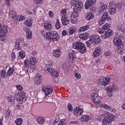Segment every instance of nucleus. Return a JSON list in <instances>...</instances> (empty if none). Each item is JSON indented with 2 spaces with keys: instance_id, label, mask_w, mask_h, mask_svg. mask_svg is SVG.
Returning <instances> with one entry per match:
<instances>
[{
  "instance_id": "nucleus-21",
  "label": "nucleus",
  "mask_w": 125,
  "mask_h": 125,
  "mask_svg": "<svg viewBox=\"0 0 125 125\" xmlns=\"http://www.w3.org/2000/svg\"><path fill=\"white\" fill-rule=\"evenodd\" d=\"M54 56L56 57H59L61 55L60 50V48L54 51L53 52Z\"/></svg>"
},
{
  "instance_id": "nucleus-48",
  "label": "nucleus",
  "mask_w": 125,
  "mask_h": 125,
  "mask_svg": "<svg viewBox=\"0 0 125 125\" xmlns=\"http://www.w3.org/2000/svg\"><path fill=\"white\" fill-rule=\"evenodd\" d=\"M123 3L121 2H118L116 6L119 9H121L122 7Z\"/></svg>"
},
{
  "instance_id": "nucleus-5",
  "label": "nucleus",
  "mask_w": 125,
  "mask_h": 125,
  "mask_svg": "<svg viewBox=\"0 0 125 125\" xmlns=\"http://www.w3.org/2000/svg\"><path fill=\"white\" fill-rule=\"evenodd\" d=\"M109 14L107 12H105L102 17V19H100L98 23L99 25L100 26L104 23L105 21H108L110 19V17L108 16Z\"/></svg>"
},
{
  "instance_id": "nucleus-55",
  "label": "nucleus",
  "mask_w": 125,
  "mask_h": 125,
  "mask_svg": "<svg viewBox=\"0 0 125 125\" xmlns=\"http://www.w3.org/2000/svg\"><path fill=\"white\" fill-rule=\"evenodd\" d=\"M49 17L52 18L53 16V12L51 11H50L49 13Z\"/></svg>"
},
{
  "instance_id": "nucleus-3",
  "label": "nucleus",
  "mask_w": 125,
  "mask_h": 125,
  "mask_svg": "<svg viewBox=\"0 0 125 125\" xmlns=\"http://www.w3.org/2000/svg\"><path fill=\"white\" fill-rule=\"evenodd\" d=\"M60 13L62 14L61 20L62 24L64 25H67L69 23V21L67 17L66 10L62 9Z\"/></svg>"
},
{
  "instance_id": "nucleus-59",
  "label": "nucleus",
  "mask_w": 125,
  "mask_h": 125,
  "mask_svg": "<svg viewBox=\"0 0 125 125\" xmlns=\"http://www.w3.org/2000/svg\"><path fill=\"white\" fill-rule=\"evenodd\" d=\"M16 87L19 90H22V87L20 85H17L16 86Z\"/></svg>"
},
{
  "instance_id": "nucleus-32",
  "label": "nucleus",
  "mask_w": 125,
  "mask_h": 125,
  "mask_svg": "<svg viewBox=\"0 0 125 125\" xmlns=\"http://www.w3.org/2000/svg\"><path fill=\"white\" fill-rule=\"evenodd\" d=\"M94 15L91 13H89L87 14L86 16V18L88 20H90L94 18Z\"/></svg>"
},
{
  "instance_id": "nucleus-64",
  "label": "nucleus",
  "mask_w": 125,
  "mask_h": 125,
  "mask_svg": "<svg viewBox=\"0 0 125 125\" xmlns=\"http://www.w3.org/2000/svg\"><path fill=\"white\" fill-rule=\"evenodd\" d=\"M57 121L55 120L53 121V120H51V123H52L51 125H54V124L57 123Z\"/></svg>"
},
{
  "instance_id": "nucleus-36",
  "label": "nucleus",
  "mask_w": 125,
  "mask_h": 125,
  "mask_svg": "<svg viewBox=\"0 0 125 125\" xmlns=\"http://www.w3.org/2000/svg\"><path fill=\"white\" fill-rule=\"evenodd\" d=\"M116 8L115 7L112 8L109 10V12L111 14H113L116 11Z\"/></svg>"
},
{
  "instance_id": "nucleus-49",
  "label": "nucleus",
  "mask_w": 125,
  "mask_h": 125,
  "mask_svg": "<svg viewBox=\"0 0 125 125\" xmlns=\"http://www.w3.org/2000/svg\"><path fill=\"white\" fill-rule=\"evenodd\" d=\"M107 91V95L109 97H111L113 95L112 91H111L110 90H108V88L106 89Z\"/></svg>"
},
{
  "instance_id": "nucleus-24",
  "label": "nucleus",
  "mask_w": 125,
  "mask_h": 125,
  "mask_svg": "<svg viewBox=\"0 0 125 125\" xmlns=\"http://www.w3.org/2000/svg\"><path fill=\"white\" fill-rule=\"evenodd\" d=\"M89 34L88 33H83L80 35L79 37L81 39L85 40L88 38L89 36Z\"/></svg>"
},
{
  "instance_id": "nucleus-15",
  "label": "nucleus",
  "mask_w": 125,
  "mask_h": 125,
  "mask_svg": "<svg viewBox=\"0 0 125 125\" xmlns=\"http://www.w3.org/2000/svg\"><path fill=\"white\" fill-rule=\"evenodd\" d=\"M72 14L71 17V22L73 23H75L78 19V15L77 14Z\"/></svg>"
},
{
  "instance_id": "nucleus-29",
  "label": "nucleus",
  "mask_w": 125,
  "mask_h": 125,
  "mask_svg": "<svg viewBox=\"0 0 125 125\" xmlns=\"http://www.w3.org/2000/svg\"><path fill=\"white\" fill-rule=\"evenodd\" d=\"M104 115L105 114L99 116L97 118V119L99 121L102 122L103 124L104 122Z\"/></svg>"
},
{
  "instance_id": "nucleus-45",
  "label": "nucleus",
  "mask_w": 125,
  "mask_h": 125,
  "mask_svg": "<svg viewBox=\"0 0 125 125\" xmlns=\"http://www.w3.org/2000/svg\"><path fill=\"white\" fill-rule=\"evenodd\" d=\"M111 26V25L108 24L106 23L105 25L103 26L102 27L103 29L104 30H106Z\"/></svg>"
},
{
  "instance_id": "nucleus-25",
  "label": "nucleus",
  "mask_w": 125,
  "mask_h": 125,
  "mask_svg": "<svg viewBox=\"0 0 125 125\" xmlns=\"http://www.w3.org/2000/svg\"><path fill=\"white\" fill-rule=\"evenodd\" d=\"M108 90H110L111 91H117L118 89V88L117 87L114 83L113 84L111 87H108L107 88Z\"/></svg>"
},
{
  "instance_id": "nucleus-58",
  "label": "nucleus",
  "mask_w": 125,
  "mask_h": 125,
  "mask_svg": "<svg viewBox=\"0 0 125 125\" xmlns=\"http://www.w3.org/2000/svg\"><path fill=\"white\" fill-rule=\"evenodd\" d=\"M104 29H99L98 30V32L100 33H103L104 32V30H103Z\"/></svg>"
},
{
  "instance_id": "nucleus-4",
  "label": "nucleus",
  "mask_w": 125,
  "mask_h": 125,
  "mask_svg": "<svg viewBox=\"0 0 125 125\" xmlns=\"http://www.w3.org/2000/svg\"><path fill=\"white\" fill-rule=\"evenodd\" d=\"M104 118L103 124L107 125L108 123H111L114 120V117L112 115L107 113L105 114Z\"/></svg>"
},
{
  "instance_id": "nucleus-34",
  "label": "nucleus",
  "mask_w": 125,
  "mask_h": 125,
  "mask_svg": "<svg viewBox=\"0 0 125 125\" xmlns=\"http://www.w3.org/2000/svg\"><path fill=\"white\" fill-rule=\"evenodd\" d=\"M13 69L12 68H10L7 73L6 75H9V76L11 75L13 73Z\"/></svg>"
},
{
  "instance_id": "nucleus-57",
  "label": "nucleus",
  "mask_w": 125,
  "mask_h": 125,
  "mask_svg": "<svg viewBox=\"0 0 125 125\" xmlns=\"http://www.w3.org/2000/svg\"><path fill=\"white\" fill-rule=\"evenodd\" d=\"M97 96H98L97 94H95L94 93H93L91 94V98L92 97H97Z\"/></svg>"
},
{
  "instance_id": "nucleus-2",
  "label": "nucleus",
  "mask_w": 125,
  "mask_h": 125,
  "mask_svg": "<svg viewBox=\"0 0 125 125\" xmlns=\"http://www.w3.org/2000/svg\"><path fill=\"white\" fill-rule=\"evenodd\" d=\"M72 5H74L73 8V13L75 14L77 13V12L81 10L83 7L82 2L80 1L77 0H72Z\"/></svg>"
},
{
  "instance_id": "nucleus-19",
  "label": "nucleus",
  "mask_w": 125,
  "mask_h": 125,
  "mask_svg": "<svg viewBox=\"0 0 125 125\" xmlns=\"http://www.w3.org/2000/svg\"><path fill=\"white\" fill-rule=\"evenodd\" d=\"M115 50L116 52L118 54L122 53L123 52L124 49L121 46H118Z\"/></svg>"
},
{
  "instance_id": "nucleus-33",
  "label": "nucleus",
  "mask_w": 125,
  "mask_h": 125,
  "mask_svg": "<svg viewBox=\"0 0 125 125\" xmlns=\"http://www.w3.org/2000/svg\"><path fill=\"white\" fill-rule=\"evenodd\" d=\"M14 97L12 96H10L8 97V101L9 102H10L11 103L13 104L14 102Z\"/></svg>"
},
{
  "instance_id": "nucleus-53",
  "label": "nucleus",
  "mask_w": 125,
  "mask_h": 125,
  "mask_svg": "<svg viewBox=\"0 0 125 125\" xmlns=\"http://www.w3.org/2000/svg\"><path fill=\"white\" fill-rule=\"evenodd\" d=\"M75 30L73 28L70 29L69 30V33L71 34H72L75 33Z\"/></svg>"
},
{
  "instance_id": "nucleus-51",
  "label": "nucleus",
  "mask_w": 125,
  "mask_h": 125,
  "mask_svg": "<svg viewBox=\"0 0 125 125\" xmlns=\"http://www.w3.org/2000/svg\"><path fill=\"white\" fill-rule=\"evenodd\" d=\"M68 109L69 111H72L73 109L72 105L70 103H69L68 106Z\"/></svg>"
},
{
  "instance_id": "nucleus-47",
  "label": "nucleus",
  "mask_w": 125,
  "mask_h": 125,
  "mask_svg": "<svg viewBox=\"0 0 125 125\" xmlns=\"http://www.w3.org/2000/svg\"><path fill=\"white\" fill-rule=\"evenodd\" d=\"M19 41L16 42H15V46L18 50H20L21 49V47H20V46H19Z\"/></svg>"
},
{
  "instance_id": "nucleus-28",
  "label": "nucleus",
  "mask_w": 125,
  "mask_h": 125,
  "mask_svg": "<svg viewBox=\"0 0 125 125\" xmlns=\"http://www.w3.org/2000/svg\"><path fill=\"white\" fill-rule=\"evenodd\" d=\"M17 14L16 12L14 10H11L10 12L9 16L11 18H15Z\"/></svg>"
},
{
  "instance_id": "nucleus-50",
  "label": "nucleus",
  "mask_w": 125,
  "mask_h": 125,
  "mask_svg": "<svg viewBox=\"0 0 125 125\" xmlns=\"http://www.w3.org/2000/svg\"><path fill=\"white\" fill-rule=\"evenodd\" d=\"M0 74L1 77H4L5 76L6 72L5 70H2L0 72Z\"/></svg>"
},
{
  "instance_id": "nucleus-43",
  "label": "nucleus",
  "mask_w": 125,
  "mask_h": 125,
  "mask_svg": "<svg viewBox=\"0 0 125 125\" xmlns=\"http://www.w3.org/2000/svg\"><path fill=\"white\" fill-rule=\"evenodd\" d=\"M19 56L21 58H23L25 56V53L23 51H21L19 53Z\"/></svg>"
},
{
  "instance_id": "nucleus-10",
  "label": "nucleus",
  "mask_w": 125,
  "mask_h": 125,
  "mask_svg": "<svg viewBox=\"0 0 125 125\" xmlns=\"http://www.w3.org/2000/svg\"><path fill=\"white\" fill-rule=\"evenodd\" d=\"M25 93H22L21 95L18 94L17 95H15L14 96L15 98H16V100L19 101H24V100H25Z\"/></svg>"
},
{
  "instance_id": "nucleus-30",
  "label": "nucleus",
  "mask_w": 125,
  "mask_h": 125,
  "mask_svg": "<svg viewBox=\"0 0 125 125\" xmlns=\"http://www.w3.org/2000/svg\"><path fill=\"white\" fill-rule=\"evenodd\" d=\"M82 121L85 122L88 121L90 119V117L86 115H83L81 118Z\"/></svg>"
},
{
  "instance_id": "nucleus-44",
  "label": "nucleus",
  "mask_w": 125,
  "mask_h": 125,
  "mask_svg": "<svg viewBox=\"0 0 125 125\" xmlns=\"http://www.w3.org/2000/svg\"><path fill=\"white\" fill-rule=\"evenodd\" d=\"M101 106L104 107L105 108L108 110H111L112 108L111 106H109L108 105H105V104H102V105H101L100 106V107H101Z\"/></svg>"
},
{
  "instance_id": "nucleus-8",
  "label": "nucleus",
  "mask_w": 125,
  "mask_h": 125,
  "mask_svg": "<svg viewBox=\"0 0 125 125\" xmlns=\"http://www.w3.org/2000/svg\"><path fill=\"white\" fill-rule=\"evenodd\" d=\"M7 26L5 25L2 27L1 25H0V36L4 37L6 33L7 32Z\"/></svg>"
},
{
  "instance_id": "nucleus-1",
  "label": "nucleus",
  "mask_w": 125,
  "mask_h": 125,
  "mask_svg": "<svg viewBox=\"0 0 125 125\" xmlns=\"http://www.w3.org/2000/svg\"><path fill=\"white\" fill-rule=\"evenodd\" d=\"M46 38L47 40L51 41H58L59 37L57 32L56 31H49L47 32L46 34Z\"/></svg>"
},
{
  "instance_id": "nucleus-18",
  "label": "nucleus",
  "mask_w": 125,
  "mask_h": 125,
  "mask_svg": "<svg viewBox=\"0 0 125 125\" xmlns=\"http://www.w3.org/2000/svg\"><path fill=\"white\" fill-rule=\"evenodd\" d=\"M113 34V32L111 30H108L106 31L104 33V35L103 37L105 39L109 37L110 36L112 35Z\"/></svg>"
},
{
  "instance_id": "nucleus-9",
  "label": "nucleus",
  "mask_w": 125,
  "mask_h": 125,
  "mask_svg": "<svg viewBox=\"0 0 125 125\" xmlns=\"http://www.w3.org/2000/svg\"><path fill=\"white\" fill-rule=\"evenodd\" d=\"M96 1V0H87L85 3V9H88L89 7L93 6L95 4Z\"/></svg>"
},
{
  "instance_id": "nucleus-41",
  "label": "nucleus",
  "mask_w": 125,
  "mask_h": 125,
  "mask_svg": "<svg viewBox=\"0 0 125 125\" xmlns=\"http://www.w3.org/2000/svg\"><path fill=\"white\" fill-rule=\"evenodd\" d=\"M74 55L73 56V54L72 53L70 54H69L68 57L69 58V61L73 62V61L74 60Z\"/></svg>"
},
{
  "instance_id": "nucleus-12",
  "label": "nucleus",
  "mask_w": 125,
  "mask_h": 125,
  "mask_svg": "<svg viewBox=\"0 0 125 125\" xmlns=\"http://www.w3.org/2000/svg\"><path fill=\"white\" fill-rule=\"evenodd\" d=\"M99 97V96L96 97H92L91 98L92 100L93 101L94 103L95 104H97L96 105L97 107H99L102 104L100 101V100Z\"/></svg>"
},
{
  "instance_id": "nucleus-22",
  "label": "nucleus",
  "mask_w": 125,
  "mask_h": 125,
  "mask_svg": "<svg viewBox=\"0 0 125 125\" xmlns=\"http://www.w3.org/2000/svg\"><path fill=\"white\" fill-rule=\"evenodd\" d=\"M45 89H43V91L45 92V94L47 96L48 94L52 93V89L50 88H45Z\"/></svg>"
},
{
  "instance_id": "nucleus-13",
  "label": "nucleus",
  "mask_w": 125,
  "mask_h": 125,
  "mask_svg": "<svg viewBox=\"0 0 125 125\" xmlns=\"http://www.w3.org/2000/svg\"><path fill=\"white\" fill-rule=\"evenodd\" d=\"M83 112L82 108H80V107H76L74 111V114L77 116H79L81 115Z\"/></svg>"
},
{
  "instance_id": "nucleus-16",
  "label": "nucleus",
  "mask_w": 125,
  "mask_h": 125,
  "mask_svg": "<svg viewBox=\"0 0 125 125\" xmlns=\"http://www.w3.org/2000/svg\"><path fill=\"white\" fill-rule=\"evenodd\" d=\"M100 50V48L99 47H97L95 49V51L93 53L94 57H97L101 54Z\"/></svg>"
},
{
  "instance_id": "nucleus-40",
  "label": "nucleus",
  "mask_w": 125,
  "mask_h": 125,
  "mask_svg": "<svg viewBox=\"0 0 125 125\" xmlns=\"http://www.w3.org/2000/svg\"><path fill=\"white\" fill-rule=\"evenodd\" d=\"M107 6L105 5H102L100 7V12H103L104 10L106 9Z\"/></svg>"
},
{
  "instance_id": "nucleus-26",
  "label": "nucleus",
  "mask_w": 125,
  "mask_h": 125,
  "mask_svg": "<svg viewBox=\"0 0 125 125\" xmlns=\"http://www.w3.org/2000/svg\"><path fill=\"white\" fill-rule=\"evenodd\" d=\"M26 31V35L27 38L30 39L32 36L31 31L28 29H27Z\"/></svg>"
},
{
  "instance_id": "nucleus-39",
  "label": "nucleus",
  "mask_w": 125,
  "mask_h": 125,
  "mask_svg": "<svg viewBox=\"0 0 125 125\" xmlns=\"http://www.w3.org/2000/svg\"><path fill=\"white\" fill-rule=\"evenodd\" d=\"M79 42L73 43V48L78 50V48L79 47Z\"/></svg>"
},
{
  "instance_id": "nucleus-11",
  "label": "nucleus",
  "mask_w": 125,
  "mask_h": 125,
  "mask_svg": "<svg viewBox=\"0 0 125 125\" xmlns=\"http://www.w3.org/2000/svg\"><path fill=\"white\" fill-rule=\"evenodd\" d=\"M78 50L80 52L82 53H84L86 51V47L83 43L79 42Z\"/></svg>"
},
{
  "instance_id": "nucleus-14",
  "label": "nucleus",
  "mask_w": 125,
  "mask_h": 125,
  "mask_svg": "<svg viewBox=\"0 0 125 125\" xmlns=\"http://www.w3.org/2000/svg\"><path fill=\"white\" fill-rule=\"evenodd\" d=\"M113 42L117 46H121L123 47V45L122 44V42L121 39L116 38L113 40Z\"/></svg>"
},
{
  "instance_id": "nucleus-60",
  "label": "nucleus",
  "mask_w": 125,
  "mask_h": 125,
  "mask_svg": "<svg viewBox=\"0 0 125 125\" xmlns=\"http://www.w3.org/2000/svg\"><path fill=\"white\" fill-rule=\"evenodd\" d=\"M11 59L12 60H14L15 58V54L14 52H13L11 54Z\"/></svg>"
},
{
  "instance_id": "nucleus-56",
  "label": "nucleus",
  "mask_w": 125,
  "mask_h": 125,
  "mask_svg": "<svg viewBox=\"0 0 125 125\" xmlns=\"http://www.w3.org/2000/svg\"><path fill=\"white\" fill-rule=\"evenodd\" d=\"M123 28V26L121 25H118L117 27V30L119 31H120V30H121Z\"/></svg>"
},
{
  "instance_id": "nucleus-42",
  "label": "nucleus",
  "mask_w": 125,
  "mask_h": 125,
  "mask_svg": "<svg viewBox=\"0 0 125 125\" xmlns=\"http://www.w3.org/2000/svg\"><path fill=\"white\" fill-rule=\"evenodd\" d=\"M55 26L56 28L57 29H59L60 27V23L59 20H57V22L55 24Z\"/></svg>"
},
{
  "instance_id": "nucleus-6",
  "label": "nucleus",
  "mask_w": 125,
  "mask_h": 125,
  "mask_svg": "<svg viewBox=\"0 0 125 125\" xmlns=\"http://www.w3.org/2000/svg\"><path fill=\"white\" fill-rule=\"evenodd\" d=\"M50 65L47 64L46 65L45 67L47 68L45 69V71L49 72L53 77H57L58 75V73L57 71H55L52 68L49 67Z\"/></svg>"
},
{
  "instance_id": "nucleus-35",
  "label": "nucleus",
  "mask_w": 125,
  "mask_h": 125,
  "mask_svg": "<svg viewBox=\"0 0 125 125\" xmlns=\"http://www.w3.org/2000/svg\"><path fill=\"white\" fill-rule=\"evenodd\" d=\"M40 76H38L36 77L35 81V83L37 85H39L40 84V83L41 81V78H40Z\"/></svg>"
},
{
  "instance_id": "nucleus-31",
  "label": "nucleus",
  "mask_w": 125,
  "mask_h": 125,
  "mask_svg": "<svg viewBox=\"0 0 125 125\" xmlns=\"http://www.w3.org/2000/svg\"><path fill=\"white\" fill-rule=\"evenodd\" d=\"M32 21L31 20H27L25 21L24 24L25 25H27L28 26L31 27L32 25Z\"/></svg>"
},
{
  "instance_id": "nucleus-54",
  "label": "nucleus",
  "mask_w": 125,
  "mask_h": 125,
  "mask_svg": "<svg viewBox=\"0 0 125 125\" xmlns=\"http://www.w3.org/2000/svg\"><path fill=\"white\" fill-rule=\"evenodd\" d=\"M86 43L87 44V47H91L90 46L91 44H92L91 43V41L90 40L86 42Z\"/></svg>"
},
{
  "instance_id": "nucleus-38",
  "label": "nucleus",
  "mask_w": 125,
  "mask_h": 125,
  "mask_svg": "<svg viewBox=\"0 0 125 125\" xmlns=\"http://www.w3.org/2000/svg\"><path fill=\"white\" fill-rule=\"evenodd\" d=\"M44 119L42 117H39L37 119V121L39 124H42L44 122Z\"/></svg>"
},
{
  "instance_id": "nucleus-20",
  "label": "nucleus",
  "mask_w": 125,
  "mask_h": 125,
  "mask_svg": "<svg viewBox=\"0 0 125 125\" xmlns=\"http://www.w3.org/2000/svg\"><path fill=\"white\" fill-rule=\"evenodd\" d=\"M110 79L109 78L106 77L104 79L102 82V84L105 86H106L110 83Z\"/></svg>"
},
{
  "instance_id": "nucleus-61",
  "label": "nucleus",
  "mask_w": 125,
  "mask_h": 125,
  "mask_svg": "<svg viewBox=\"0 0 125 125\" xmlns=\"http://www.w3.org/2000/svg\"><path fill=\"white\" fill-rule=\"evenodd\" d=\"M6 3H7V5L8 6H10V0H4Z\"/></svg>"
},
{
  "instance_id": "nucleus-52",
  "label": "nucleus",
  "mask_w": 125,
  "mask_h": 125,
  "mask_svg": "<svg viewBox=\"0 0 125 125\" xmlns=\"http://www.w3.org/2000/svg\"><path fill=\"white\" fill-rule=\"evenodd\" d=\"M43 1V0H35V2L36 4H41L42 3Z\"/></svg>"
},
{
  "instance_id": "nucleus-63",
  "label": "nucleus",
  "mask_w": 125,
  "mask_h": 125,
  "mask_svg": "<svg viewBox=\"0 0 125 125\" xmlns=\"http://www.w3.org/2000/svg\"><path fill=\"white\" fill-rule=\"evenodd\" d=\"M67 34V33L65 30H63L62 32V35L63 36H65Z\"/></svg>"
},
{
  "instance_id": "nucleus-46",
  "label": "nucleus",
  "mask_w": 125,
  "mask_h": 125,
  "mask_svg": "<svg viewBox=\"0 0 125 125\" xmlns=\"http://www.w3.org/2000/svg\"><path fill=\"white\" fill-rule=\"evenodd\" d=\"M36 59L34 58H32L31 59L30 61L31 63V64L32 65H34L35 64V63L36 62Z\"/></svg>"
},
{
  "instance_id": "nucleus-62",
  "label": "nucleus",
  "mask_w": 125,
  "mask_h": 125,
  "mask_svg": "<svg viewBox=\"0 0 125 125\" xmlns=\"http://www.w3.org/2000/svg\"><path fill=\"white\" fill-rule=\"evenodd\" d=\"M111 54V53L108 52H106L104 53V55L105 56H108Z\"/></svg>"
},
{
  "instance_id": "nucleus-27",
  "label": "nucleus",
  "mask_w": 125,
  "mask_h": 125,
  "mask_svg": "<svg viewBox=\"0 0 125 125\" xmlns=\"http://www.w3.org/2000/svg\"><path fill=\"white\" fill-rule=\"evenodd\" d=\"M89 28V27L88 25H87L81 27L79 28L78 31L80 32L84 31L88 29Z\"/></svg>"
},
{
  "instance_id": "nucleus-7",
  "label": "nucleus",
  "mask_w": 125,
  "mask_h": 125,
  "mask_svg": "<svg viewBox=\"0 0 125 125\" xmlns=\"http://www.w3.org/2000/svg\"><path fill=\"white\" fill-rule=\"evenodd\" d=\"M90 40L91 43L94 45L98 44L101 41V40L98 36L92 35L90 38Z\"/></svg>"
},
{
  "instance_id": "nucleus-23",
  "label": "nucleus",
  "mask_w": 125,
  "mask_h": 125,
  "mask_svg": "<svg viewBox=\"0 0 125 125\" xmlns=\"http://www.w3.org/2000/svg\"><path fill=\"white\" fill-rule=\"evenodd\" d=\"M31 61L28 60L27 59H26L24 61V64L26 67L28 68L31 67Z\"/></svg>"
},
{
  "instance_id": "nucleus-37",
  "label": "nucleus",
  "mask_w": 125,
  "mask_h": 125,
  "mask_svg": "<svg viewBox=\"0 0 125 125\" xmlns=\"http://www.w3.org/2000/svg\"><path fill=\"white\" fill-rule=\"evenodd\" d=\"M22 121V119L20 118L19 119H17L15 121V123L17 125H21V124Z\"/></svg>"
},
{
  "instance_id": "nucleus-17",
  "label": "nucleus",
  "mask_w": 125,
  "mask_h": 125,
  "mask_svg": "<svg viewBox=\"0 0 125 125\" xmlns=\"http://www.w3.org/2000/svg\"><path fill=\"white\" fill-rule=\"evenodd\" d=\"M44 26L45 30H50L52 29V25L50 22L46 21L44 23Z\"/></svg>"
}]
</instances>
